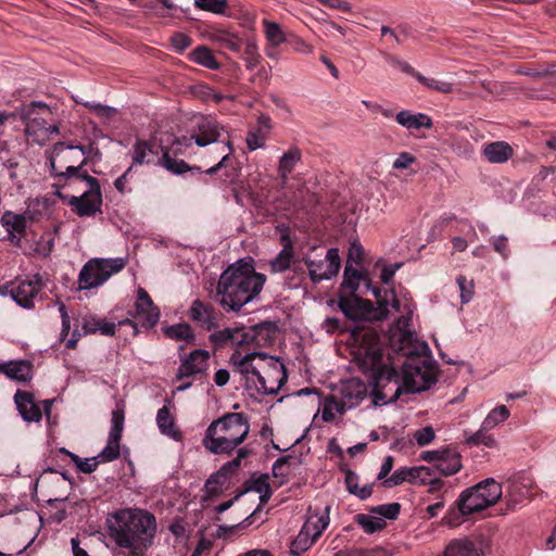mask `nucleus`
Instances as JSON below:
<instances>
[{
    "instance_id": "f257e3e1",
    "label": "nucleus",
    "mask_w": 556,
    "mask_h": 556,
    "mask_svg": "<svg viewBox=\"0 0 556 556\" xmlns=\"http://www.w3.org/2000/svg\"><path fill=\"white\" fill-rule=\"evenodd\" d=\"M109 532L113 541L129 552V556H143L153 545L156 519L140 508L119 509L108 518Z\"/></svg>"
},
{
    "instance_id": "f03ea898",
    "label": "nucleus",
    "mask_w": 556,
    "mask_h": 556,
    "mask_svg": "<svg viewBox=\"0 0 556 556\" xmlns=\"http://www.w3.org/2000/svg\"><path fill=\"white\" fill-rule=\"evenodd\" d=\"M280 245L282 247L279 255L280 274L292 269L295 275L303 277L307 269L311 280L317 283L331 279L340 270L341 260L338 249H328L324 258H312L309 252L304 251V243L292 239L281 224Z\"/></svg>"
},
{
    "instance_id": "7ed1b4c3",
    "label": "nucleus",
    "mask_w": 556,
    "mask_h": 556,
    "mask_svg": "<svg viewBox=\"0 0 556 556\" xmlns=\"http://www.w3.org/2000/svg\"><path fill=\"white\" fill-rule=\"evenodd\" d=\"M265 280V276L256 273L252 263L240 260L219 276L214 300L224 309L239 312L260 294Z\"/></svg>"
},
{
    "instance_id": "20e7f679",
    "label": "nucleus",
    "mask_w": 556,
    "mask_h": 556,
    "mask_svg": "<svg viewBox=\"0 0 556 556\" xmlns=\"http://www.w3.org/2000/svg\"><path fill=\"white\" fill-rule=\"evenodd\" d=\"M503 490L501 483L493 478H486L473 486L465 489L450 506L443 522L450 527L460 525L463 518L495 505L502 497Z\"/></svg>"
},
{
    "instance_id": "39448f33",
    "label": "nucleus",
    "mask_w": 556,
    "mask_h": 556,
    "mask_svg": "<svg viewBox=\"0 0 556 556\" xmlns=\"http://www.w3.org/2000/svg\"><path fill=\"white\" fill-rule=\"evenodd\" d=\"M249 431L243 413H227L207 427L203 446L213 454H228L245 440Z\"/></svg>"
},
{
    "instance_id": "423d86ee",
    "label": "nucleus",
    "mask_w": 556,
    "mask_h": 556,
    "mask_svg": "<svg viewBox=\"0 0 556 556\" xmlns=\"http://www.w3.org/2000/svg\"><path fill=\"white\" fill-rule=\"evenodd\" d=\"M371 292L376 299L377 307L372 302L358 296L357 294L339 293L338 306L346 318L357 320H383L389 315V306L400 311V300L393 289L382 290L372 287Z\"/></svg>"
},
{
    "instance_id": "0eeeda50",
    "label": "nucleus",
    "mask_w": 556,
    "mask_h": 556,
    "mask_svg": "<svg viewBox=\"0 0 556 556\" xmlns=\"http://www.w3.org/2000/svg\"><path fill=\"white\" fill-rule=\"evenodd\" d=\"M361 366L364 370L371 371L372 396L376 405L395 402L402 392H405L404 383H400V374L394 367L382 363V353L379 350H366Z\"/></svg>"
},
{
    "instance_id": "6e6552de",
    "label": "nucleus",
    "mask_w": 556,
    "mask_h": 556,
    "mask_svg": "<svg viewBox=\"0 0 556 556\" xmlns=\"http://www.w3.org/2000/svg\"><path fill=\"white\" fill-rule=\"evenodd\" d=\"M300 165L302 152L296 147L289 148L280 156V211L295 207L304 197V180L300 173L293 174Z\"/></svg>"
},
{
    "instance_id": "1a4fd4ad",
    "label": "nucleus",
    "mask_w": 556,
    "mask_h": 556,
    "mask_svg": "<svg viewBox=\"0 0 556 556\" xmlns=\"http://www.w3.org/2000/svg\"><path fill=\"white\" fill-rule=\"evenodd\" d=\"M236 370L244 376L250 374L256 378V389L264 394H276L278 393V382L274 381L270 386L267 384L265 376L262 370L265 371L266 366L270 370H275L276 364L278 363L277 356H268L263 352H251L245 355H241L239 351H236L230 358Z\"/></svg>"
},
{
    "instance_id": "9d476101",
    "label": "nucleus",
    "mask_w": 556,
    "mask_h": 556,
    "mask_svg": "<svg viewBox=\"0 0 556 556\" xmlns=\"http://www.w3.org/2000/svg\"><path fill=\"white\" fill-rule=\"evenodd\" d=\"M124 408L122 405L117 404L116 408L112 412L111 430L109 433L106 445L97 457L81 459L76 454L66 452L67 455L71 457L72 462L77 466V468L81 472H93L99 465V457H101L104 462H112L119 457V442L124 429Z\"/></svg>"
},
{
    "instance_id": "9b49d317",
    "label": "nucleus",
    "mask_w": 556,
    "mask_h": 556,
    "mask_svg": "<svg viewBox=\"0 0 556 556\" xmlns=\"http://www.w3.org/2000/svg\"><path fill=\"white\" fill-rule=\"evenodd\" d=\"M438 380V368L426 356L408 357L403 366L402 381L406 393H419L431 388Z\"/></svg>"
},
{
    "instance_id": "f8f14e48",
    "label": "nucleus",
    "mask_w": 556,
    "mask_h": 556,
    "mask_svg": "<svg viewBox=\"0 0 556 556\" xmlns=\"http://www.w3.org/2000/svg\"><path fill=\"white\" fill-rule=\"evenodd\" d=\"M87 163L86 150L80 146H67L63 142L54 144L50 165L53 174L59 177L81 180L83 166Z\"/></svg>"
},
{
    "instance_id": "ddd939ff",
    "label": "nucleus",
    "mask_w": 556,
    "mask_h": 556,
    "mask_svg": "<svg viewBox=\"0 0 556 556\" xmlns=\"http://www.w3.org/2000/svg\"><path fill=\"white\" fill-rule=\"evenodd\" d=\"M50 114L49 108L41 102H31L20 111L21 119L25 124L26 136L38 144H45L51 139V135L59 134L56 125L48 126L47 117Z\"/></svg>"
},
{
    "instance_id": "4468645a",
    "label": "nucleus",
    "mask_w": 556,
    "mask_h": 556,
    "mask_svg": "<svg viewBox=\"0 0 556 556\" xmlns=\"http://www.w3.org/2000/svg\"><path fill=\"white\" fill-rule=\"evenodd\" d=\"M126 266L125 258H92L80 269L78 283L80 290L102 286L109 278Z\"/></svg>"
},
{
    "instance_id": "2eb2a0df",
    "label": "nucleus",
    "mask_w": 556,
    "mask_h": 556,
    "mask_svg": "<svg viewBox=\"0 0 556 556\" xmlns=\"http://www.w3.org/2000/svg\"><path fill=\"white\" fill-rule=\"evenodd\" d=\"M81 180L87 184V190L79 197H72L68 204L79 216H92L100 211L102 194L98 179L87 173L81 175Z\"/></svg>"
},
{
    "instance_id": "dca6fc26",
    "label": "nucleus",
    "mask_w": 556,
    "mask_h": 556,
    "mask_svg": "<svg viewBox=\"0 0 556 556\" xmlns=\"http://www.w3.org/2000/svg\"><path fill=\"white\" fill-rule=\"evenodd\" d=\"M268 481L269 476L267 473L253 472L251 477L244 482L243 491L238 493L233 498L220 503L215 507V510L219 514L228 510L240 496L250 492H255L258 494V507L263 504H266L271 496V489Z\"/></svg>"
},
{
    "instance_id": "f3484780",
    "label": "nucleus",
    "mask_w": 556,
    "mask_h": 556,
    "mask_svg": "<svg viewBox=\"0 0 556 556\" xmlns=\"http://www.w3.org/2000/svg\"><path fill=\"white\" fill-rule=\"evenodd\" d=\"M491 544L483 535L452 540L443 556H486Z\"/></svg>"
},
{
    "instance_id": "a211bd4d",
    "label": "nucleus",
    "mask_w": 556,
    "mask_h": 556,
    "mask_svg": "<svg viewBox=\"0 0 556 556\" xmlns=\"http://www.w3.org/2000/svg\"><path fill=\"white\" fill-rule=\"evenodd\" d=\"M224 127L213 116H200L193 126L190 139L198 147H206L216 143L222 138Z\"/></svg>"
},
{
    "instance_id": "6ab92c4d",
    "label": "nucleus",
    "mask_w": 556,
    "mask_h": 556,
    "mask_svg": "<svg viewBox=\"0 0 556 556\" xmlns=\"http://www.w3.org/2000/svg\"><path fill=\"white\" fill-rule=\"evenodd\" d=\"M249 451L247 448H239L235 459L227 462L215 473L210 476L205 482L207 496L214 497L220 493L223 485L228 480V477L240 467L241 459L247 457Z\"/></svg>"
},
{
    "instance_id": "aec40b11",
    "label": "nucleus",
    "mask_w": 556,
    "mask_h": 556,
    "mask_svg": "<svg viewBox=\"0 0 556 556\" xmlns=\"http://www.w3.org/2000/svg\"><path fill=\"white\" fill-rule=\"evenodd\" d=\"M129 314L141 326L147 328L155 326L160 319L159 308L143 288L138 289L135 311Z\"/></svg>"
},
{
    "instance_id": "412c9836",
    "label": "nucleus",
    "mask_w": 556,
    "mask_h": 556,
    "mask_svg": "<svg viewBox=\"0 0 556 556\" xmlns=\"http://www.w3.org/2000/svg\"><path fill=\"white\" fill-rule=\"evenodd\" d=\"M189 317L198 327L206 331H213L218 327L219 314L212 304L201 300H194L191 303Z\"/></svg>"
},
{
    "instance_id": "4be33fe9",
    "label": "nucleus",
    "mask_w": 556,
    "mask_h": 556,
    "mask_svg": "<svg viewBox=\"0 0 556 556\" xmlns=\"http://www.w3.org/2000/svg\"><path fill=\"white\" fill-rule=\"evenodd\" d=\"M42 283L39 275H35L29 280H22L13 283L11 298L16 304L24 308L34 307V299L41 290Z\"/></svg>"
},
{
    "instance_id": "5701e85b",
    "label": "nucleus",
    "mask_w": 556,
    "mask_h": 556,
    "mask_svg": "<svg viewBox=\"0 0 556 556\" xmlns=\"http://www.w3.org/2000/svg\"><path fill=\"white\" fill-rule=\"evenodd\" d=\"M210 358L208 352L195 350L181 361L177 370L176 379L184 380L204 374L207 369Z\"/></svg>"
},
{
    "instance_id": "b1692460",
    "label": "nucleus",
    "mask_w": 556,
    "mask_h": 556,
    "mask_svg": "<svg viewBox=\"0 0 556 556\" xmlns=\"http://www.w3.org/2000/svg\"><path fill=\"white\" fill-rule=\"evenodd\" d=\"M364 396L365 390L359 386L354 397L348 390H345L344 397L348 399V402L336 400L333 396L327 399L321 413L324 421H333L336 418V412L343 414L346 410L348 405L351 407L358 404L364 399Z\"/></svg>"
},
{
    "instance_id": "393cba45",
    "label": "nucleus",
    "mask_w": 556,
    "mask_h": 556,
    "mask_svg": "<svg viewBox=\"0 0 556 556\" xmlns=\"http://www.w3.org/2000/svg\"><path fill=\"white\" fill-rule=\"evenodd\" d=\"M14 401L22 418L27 422H38L41 420L42 413L35 402L33 393L18 390L14 395Z\"/></svg>"
},
{
    "instance_id": "a878e982",
    "label": "nucleus",
    "mask_w": 556,
    "mask_h": 556,
    "mask_svg": "<svg viewBox=\"0 0 556 556\" xmlns=\"http://www.w3.org/2000/svg\"><path fill=\"white\" fill-rule=\"evenodd\" d=\"M330 505H326L323 509L317 506H311L308 508L309 515L303 527L311 532L316 540L320 538L330 523Z\"/></svg>"
},
{
    "instance_id": "bb28decb",
    "label": "nucleus",
    "mask_w": 556,
    "mask_h": 556,
    "mask_svg": "<svg viewBox=\"0 0 556 556\" xmlns=\"http://www.w3.org/2000/svg\"><path fill=\"white\" fill-rule=\"evenodd\" d=\"M395 121L399 125L406 128L410 132L418 131L422 128L431 129L433 126L432 119L425 113H414L409 110H403L395 115Z\"/></svg>"
},
{
    "instance_id": "cd10ccee",
    "label": "nucleus",
    "mask_w": 556,
    "mask_h": 556,
    "mask_svg": "<svg viewBox=\"0 0 556 556\" xmlns=\"http://www.w3.org/2000/svg\"><path fill=\"white\" fill-rule=\"evenodd\" d=\"M425 475H428L427 467L425 466L412 468L402 467L396 469L391 477L386 479L383 481V485L386 488H392L400 485L403 482L419 483L421 477H426Z\"/></svg>"
},
{
    "instance_id": "c85d7f7f",
    "label": "nucleus",
    "mask_w": 556,
    "mask_h": 556,
    "mask_svg": "<svg viewBox=\"0 0 556 556\" xmlns=\"http://www.w3.org/2000/svg\"><path fill=\"white\" fill-rule=\"evenodd\" d=\"M514 154L511 146L506 141H493L483 144L482 155L493 164L507 162Z\"/></svg>"
},
{
    "instance_id": "c756f323",
    "label": "nucleus",
    "mask_w": 556,
    "mask_h": 556,
    "mask_svg": "<svg viewBox=\"0 0 556 556\" xmlns=\"http://www.w3.org/2000/svg\"><path fill=\"white\" fill-rule=\"evenodd\" d=\"M462 468L460 455L454 448H443V452L437 463L434 470L441 476H453Z\"/></svg>"
},
{
    "instance_id": "7c9ffc66",
    "label": "nucleus",
    "mask_w": 556,
    "mask_h": 556,
    "mask_svg": "<svg viewBox=\"0 0 556 556\" xmlns=\"http://www.w3.org/2000/svg\"><path fill=\"white\" fill-rule=\"evenodd\" d=\"M426 343H420L416 334L410 330L400 332L399 336V350L408 357L421 355V352L427 350Z\"/></svg>"
},
{
    "instance_id": "2f4dec72",
    "label": "nucleus",
    "mask_w": 556,
    "mask_h": 556,
    "mask_svg": "<svg viewBox=\"0 0 556 556\" xmlns=\"http://www.w3.org/2000/svg\"><path fill=\"white\" fill-rule=\"evenodd\" d=\"M156 424L162 434L167 435L175 441L181 440V432L175 427V419L167 406H163L157 410Z\"/></svg>"
},
{
    "instance_id": "473e14b6",
    "label": "nucleus",
    "mask_w": 556,
    "mask_h": 556,
    "mask_svg": "<svg viewBox=\"0 0 556 556\" xmlns=\"http://www.w3.org/2000/svg\"><path fill=\"white\" fill-rule=\"evenodd\" d=\"M256 346L273 345L278 338V327L274 323H263L253 327Z\"/></svg>"
},
{
    "instance_id": "72a5a7b5",
    "label": "nucleus",
    "mask_w": 556,
    "mask_h": 556,
    "mask_svg": "<svg viewBox=\"0 0 556 556\" xmlns=\"http://www.w3.org/2000/svg\"><path fill=\"white\" fill-rule=\"evenodd\" d=\"M159 147L148 141H137L132 150V163L134 164H150L154 162L159 154Z\"/></svg>"
},
{
    "instance_id": "f704fd0d",
    "label": "nucleus",
    "mask_w": 556,
    "mask_h": 556,
    "mask_svg": "<svg viewBox=\"0 0 556 556\" xmlns=\"http://www.w3.org/2000/svg\"><path fill=\"white\" fill-rule=\"evenodd\" d=\"M3 372L10 379L27 381L31 378V365L26 361H11L2 366Z\"/></svg>"
},
{
    "instance_id": "c9c22d12",
    "label": "nucleus",
    "mask_w": 556,
    "mask_h": 556,
    "mask_svg": "<svg viewBox=\"0 0 556 556\" xmlns=\"http://www.w3.org/2000/svg\"><path fill=\"white\" fill-rule=\"evenodd\" d=\"M362 278L361 271L348 264L344 268L343 281L340 287L339 293L356 294Z\"/></svg>"
},
{
    "instance_id": "e433bc0d",
    "label": "nucleus",
    "mask_w": 556,
    "mask_h": 556,
    "mask_svg": "<svg viewBox=\"0 0 556 556\" xmlns=\"http://www.w3.org/2000/svg\"><path fill=\"white\" fill-rule=\"evenodd\" d=\"M354 520L367 534L381 531L387 526V522L382 518L377 517V515L357 514L354 516Z\"/></svg>"
},
{
    "instance_id": "4c0bfd02",
    "label": "nucleus",
    "mask_w": 556,
    "mask_h": 556,
    "mask_svg": "<svg viewBox=\"0 0 556 556\" xmlns=\"http://www.w3.org/2000/svg\"><path fill=\"white\" fill-rule=\"evenodd\" d=\"M317 540L303 526L298 536L291 542L289 554L298 556L307 551Z\"/></svg>"
},
{
    "instance_id": "58836bf2",
    "label": "nucleus",
    "mask_w": 556,
    "mask_h": 556,
    "mask_svg": "<svg viewBox=\"0 0 556 556\" xmlns=\"http://www.w3.org/2000/svg\"><path fill=\"white\" fill-rule=\"evenodd\" d=\"M1 223L9 233L16 232L22 235L26 229V218L23 215L5 212L1 216Z\"/></svg>"
},
{
    "instance_id": "ea45409f",
    "label": "nucleus",
    "mask_w": 556,
    "mask_h": 556,
    "mask_svg": "<svg viewBox=\"0 0 556 556\" xmlns=\"http://www.w3.org/2000/svg\"><path fill=\"white\" fill-rule=\"evenodd\" d=\"M157 162L173 174H182L192 169L185 161L172 157L167 150L163 152L162 157H160ZM193 169L200 170L199 167H194Z\"/></svg>"
},
{
    "instance_id": "a19ab883",
    "label": "nucleus",
    "mask_w": 556,
    "mask_h": 556,
    "mask_svg": "<svg viewBox=\"0 0 556 556\" xmlns=\"http://www.w3.org/2000/svg\"><path fill=\"white\" fill-rule=\"evenodd\" d=\"M191 60L210 70H216L219 66V63L216 61L212 51L206 47H199L193 50L190 54Z\"/></svg>"
},
{
    "instance_id": "79ce46f5",
    "label": "nucleus",
    "mask_w": 556,
    "mask_h": 556,
    "mask_svg": "<svg viewBox=\"0 0 556 556\" xmlns=\"http://www.w3.org/2000/svg\"><path fill=\"white\" fill-rule=\"evenodd\" d=\"M263 25L265 28L266 38L269 42L267 48V55L269 58L276 59L278 55V24L264 18Z\"/></svg>"
},
{
    "instance_id": "37998d69",
    "label": "nucleus",
    "mask_w": 556,
    "mask_h": 556,
    "mask_svg": "<svg viewBox=\"0 0 556 556\" xmlns=\"http://www.w3.org/2000/svg\"><path fill=\"white\" fill-rule=\"evenodd\" d=\"M510 413L505 405H500L492 409L483 421V429L489 430L505 421Z\"/></svg>"
},
{
    "instance_id": "c03bdc74",
    "label": "nucleus",
    "mask_w": 556,
    "mask_h": 556,
    "mask_svg": "<svg viewBox=\"0 0 556 556\" xmlns=\"http://www.w3.org/2000/svg\"><path fill=\"white\" fill-rule=\"evenodd\" d=\"M83 105L88 108L96 116H98L103 123H110L116 115L117 111L115 108L104 105L96 102H81Z\"/></svg>"
},
{
    "instance_id": "a18cd8bd",
    "label": "nucleus",
    "mask_w": 556,
    "mask_h": 556,
    "mask_svg": "<svg viewBox=\"0 0 556 556\" xmlns=\"http://www.w3.org/2000/svg\"><path fill=\"white\" fill-rule=\"evenodd\" d=\"M165 333L167 337L175 340H182L186 342L194 340L192 328L188 324L170 326L166 328Z\"/></svg>"
},
{
    "instance_id": "49530a36",
    "label": "nucleus",
    "mask_w": 556,
    "mask_h": 556,
    "mask_svg": "<svg viewBox=\"0 0 556 556\" xmlns=\"http://www.w3.org/2000/svg\"><path fill=\"white\" fill-rule=\"evenodd\" d=\"M368 510L372 515H378L389 520H395L400 515L401 504L396 502L382 504L378 506H372Z\"/></svg>"
},
{
    "instance_id": "de8ad7c7",
    "label": "nucleus",
    "mask_w": 556,
    "mask_h": 556,
    "mask_svg": "<svg viewBox=\"0 0 556 556\" xmlns=\"http://www.w3.org/2000/svg\"><path fill=\"white\" fill-rule=\"evenodd\" d=\"M217 150L222 154L220 161L216 165L206 169V174H208V175H213L222 167L227 166V162L233 152L231 141L230 140H222L220 144L217 147Z\"/></svg>"
},
{
    "instance_id": "09e8293b",
    "label": "nucleus",
    "mask_w": 556,
    "mask_h": 556,
    "mask_svg": "<svg viewBox=\"0 0 556 556\" xmlns=\"http://www.w3.org/2000/svg\"><path fill=\"white\" fill-rule=\"evenodd\" d=\"M416 79L429 89H433L441 93H450L453 91V85L447 81L438 80L434 78H428L420 73L416 75Z\"/></svg>"
},
{
    "instance_id": "8fccbe9b",
    "label": "nucleus",
    "mask_w": 556,
    "mask_h": 556,
    "mask_svg": "<svg viewBox=\"0 0 556 556\" xmlns=\"http://www.w3.org/2000/svg\"><path fill=\"white\" fill-rule=\"evenodd\" d=\"M236 328H225L218 331H214L210 336V341L217 348L232 344L235 339Z\"/></svg>"
},
{
    "instance_id": "3c124183",
    "label": "nucleus",
    "mask_w": 556,
    "mask_h": 556,
    "mask_svg": "<svg viewBox=\"0 0 556 556\" xmlns=\"http://www.w3.org/2000/svg\"><path fill=\"white\" fill-rule=\"evenodd\" d=\"M267 135L263 131L262 127H256L248 132L245 141L249 150L254 151L264 146Z\"/></svg>"
},
{
    "instance_id": "603ef678",
    "label": "nucleus",
    "mask_w": 556,
    "mask_h": 556,
    "mask_svg": "<svg viewBox=\"0 0 556 556\" xmlns=\"http://www.w3.org/2000/svg\"><path fill=\"white\" fill-rule=\"evenodd\" d=\"M194 5L204 11L222 14L227 8V0H194Z\"/></svg>"
},
{
    "instance_id": "864d4df0",
    "label": "nucleus",
    "mask_w": 556,
    "mask_h": 556,
    "mask_svg": "<svg viewBox=\"0 0 556 556\" xmlns=\"http://www.w3.org/2000/svg\"><path fill=\"white\" fill-rule=\"evenodd\" d=\"M456 283L460 291V300L463 304L469 303L473 296V281L468 280L465 276L456 277Z\"/></svg>"
},
{
    "instance_id": "5fc2aeb1",
    "label": "nucleus",
    "mask_w": 556,
    "mask_h": 556,
    "mask_svg": "<svg viewBox=\"0 0 556 556\" xmlns=\"http://www.w3.org/2000/svg\"><path fill=\"white\" fill-rule=\"evenodd\" d=\"M380 265H382L380 275L381 282L388 286L392 282L395 273L403 266V263L399 262L391 265H384L382 264V260H379L376 263V267H379Z\"/></svg>"
},
{
    "instance_id": "6e6d98bb",
    "label": "nucleus",
    "mask_w": 556,
    "mask_h": 556,
    "mask_svg": "<svg viewBox=\"0 0 556 556\" xmlns=\"http://www.w3.org/2000/svg\"><path fill=\"white\" fill-rule=\"evenodd\" d=\"M427 471L428 475H425L426 477H421L419 484L429 485L430 493L439 492L444 485L443 480L434 476L433 469L427 467Z\"/></svg>"
},
{
    "instance_id": "4d7b16f0",
    "label": "nucleus",
    "mask_w": 556,
    "mask_h": 556,
    "mask_svg": "<svg viewBox=\"0 0 556 556\" xmlns=\"http://www.w3.org/2000/svg\"><path fill=\"white\" fill-rule=\"evenodd\" d=\"M337 556H390V553L383 547H374L369 549H352L350 552L340 551Z\"/></svg>"
},
{
    "instance_id": "13d9d810",
    "label": "nucleus",
    "mask_w": 556,
    "mask_h": 556,
    "mask_svg": "<svg viewBox=\"0 0 556 556\" xmlns=\"http://www.w3.org/2000/svg\"><path fill=\"white\" fill-rule=\"evenodd\" d=\"M253 334H254L253 327L250 329L236 328L233 345L244 346V345H250L251 343H254Z\"/></svg>"
},
{
    "instance_id": "bf43d9fd",
    "label": "nucleus",
    "mask_w": 556,
    "mask_h": 556,
    "mask_svg": "<svg viewBox=\"0 0 556 556\" xmlns=\"http://www.w3.org/2000/svg\"><path fill=\"white\" fill-rule=\"evenodd\" d=\"M435 438L434 429L431 426L418 429L414 433V439L419 446L430 444Z\"/></svg>"
},
{
    "instance_id": "052dcab7",
    "label": "nucleus",
    "mask_w": 556,
    "mask_h": 556,
    "mask_svg": "<svg viewBox=\"0 0 556 556\" xmlns=\"http://www.w3.org/2000/svg\"><path fill=\"white\" fill-rule=\"evenodd\" d=\"M386 61L393 67L400 68L403 73L408 74L416 78V75L419 74L412 65L408 63L401 61L396 56L392 54H386L384 55Z\"/></svg>"
},
{
    "instance_id": "680f3d73",
    "label": "nucleus",
    "mask_w": 556,
    "mask_h": 556,
    "mask_svg": "<svg viewBox=\"0 0 556 556\" xmlns=\"http://www.w3.org/2000/svg\"><path fill=\"white\" fill-rule=\"evenodd\" d=\"M488 430L481 429L473 435H471L468 439V443L471 445H485V446H493L495 443V440L486 433Z\"/></svg>"
},
{
    "instance_id": "e2e57ef3",
    "label": "nucleus",
    "mask_w": 556,
    "mask_h": 556,
    "mask_svg": "<svg viewBox=\"0 0 556 556\" xmlns=\"http://www.w3.org/2000/svg\"><path fill=\"white\" fill-rule=\"evenodd\" d=\"M341 471H343L345 473V485H346V489L348 491L353 494L355 492V490L358 488V476L355 471L349 469V468H345V467H340Z\"/></svg>"
},
{
    "instance_id": "0e129e2a",
    "label": "nucleus",
    "mask_w": 556,
    "mask_h": 556,
    "mask_svg": "<svg viewBox=\"0 0 556 556\" xmlns=\"http://www.w3.org/2000/svg\"><path fill=\"white\" fill-rule=\"evenodd\" d=\"M493 249L501 254L504 258H507L509 255V247L508 239L505 236H498L493 238L492 241Z\"/></svg>"
},
{
    "instance_id": "69168bd1",
    "label": "nucleus",
    "mask_w": 556,
    "mask_h": 556,
    "mask_svg": "<svg viewBox=\"0 0 556 556\" xmlns=\"http://www.w3.org/2000/svg\"><path fill=\"white\" fill-rule=\"evenodd\" d=\"M456 231L460 232L463 235L462 237L468 239L470 242H475L478 239V235L473 226L469 223L458 222Z\"/></svg>"
},
{
    "instance_id": "338daca9",
    "label": "nucleus",
    "mask_w": 556,
    "mask_h": 556,
    "mask_svg": "<svg viewBox=\"0 0 556 556\" xmlns=\"http://www.w3.org/2000/svg\"><path fill=\"white\" fill-rule=\"evenodd\" d=\"M172 45L177 51L181 52L191 45V39L182 33H177L172 37Z\"/></svg>"
},
{
    "instance_id": "774afa93",
    "label": "nucleus",
    "mask_w": 556,
    "mask_h": 556,
    "mask_svg": "<svg viewBox=\"0 0 556 556\" xmlns=\"http://www.w3.org/2000/svg\"><path fill=\"white\" fill-rule=\"evenodd\" d=\"M415 160H416L415 156H413L412 154H409L407 152H403L394 161L393 166H394V168H397V169L408 168L409 165L415 162Z\"/></svg>"
}]
</instances>
